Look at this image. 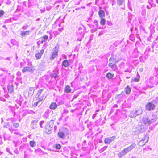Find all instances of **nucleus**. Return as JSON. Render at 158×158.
<instances>
[{
    "instance_id": "35",
    "label": "nucleus",
    "mask_w": 158,
    "mask_h": 158,
    "mask_svg": "<svg viewBox=\"0 0 158 158\" xmlns=\"http://www.w3.org/2000/svg\"><path fill=\"white\" fill-rule=\"evenodd\" d=\"M114 70H115L117 69L116 65L115 64H114V65L111 68Z\"/></svg>"
},
{
    "instance_id": "30",
    "label": "nucleus",
    "mask_w": 158,
    "mask_h": 158,
    "mask_svg": "<svg viewBox=\"0 0 158 158\" xmlns=\"http://www.w3.org/2000/svg\"><path fill=\"white\" fill-rule=\"evenodd\" d=\"M98 29V27H95V28H93L91 30V32L92 33H93L95 31H96Z\"/></svg>"
},
{
    "instance_id": "3",
    "label": "nucleus",
    "mask_w": 158,
    "mask_h": 158,
    "mask_svg": "<svg viewBox=\"0 0 158 158\" xmlns=\"http://www.w3.org/2000/svg\"><path fill=\"white\" fill-rule=\"evenodd\" d=\"M68 134V130L66 128L61 129L59 131L58 133L59 136L63 139H64Z\"/></svg>"
},
{
    "instance_id": "40",
    "label": "nucleus",
    "mask_w": 158,
    "mask_h": 158,
    "mask_svg": "<svg viewBox=\"0 0 158 158\" xmlns=\"http://www.w3.org/2000/svg\"><path fill=\"white\" fill-rule=\"evenodd\" d=\"M64 104V102L62 101H60L58 102V104L59 105H62Z\"/></svg>"
},
{
    "instance_id": "19",
    "label": "nucleus",
    "mask_w": 158,
    "mask_h": 158,
    "mask_svg": "<svg viewBox=\"0 0 158 158\" xmlns=\"http://www.w3.org/2000/svg\"><path fill=\"white\" fill-rule=\"evenodd\" d=\"M143 111V110H142V108L141 107L139 108L138 110L135 111L136 113V114L137 116L139 114H140L142 113Z\"/></svg>"
},
{
    "instance_id": "52",
    "label": "nucleus",
    "mask_w": 158,
    "mask_h": 158,
    "mask_svg": "<svg viewBox=\"0 0 158 158\" xmlns=\"http://www.w3.org/2000/svg\"><path fill=\"white\" fill-rule=\"evenodd\" d=\"M62 56L64 57V58H66V56L64 54H63Z\"/></svg>"
},
{
    "instance_id": "61",
    "label": "nucleus",
    "mask_w": 158,
    "mask_h": 158,
    "mask_svg": "<svg viewBox=\"0 0 158 158\" xmlns=\"http://www.w3.org/2000/svg\"><path fill=\"white\" fill-rule=\"evenodd\" d=\"M14 134H19L18 133H17V132H14Z\"/></svg>"
},
{
    "instance_id": "58",
    "label": "nucleus",
    "mask_w": 158,
    "mask_h": 158,
    "mask_svg": "<svg viewBox=\"0 0 158 158\" xmlns=\"http://www.w3.org/2000/svg\"><path fill=\"white\" fill-rule=\"evenodd\" d=\"M29 150L31 152H33V150H31V149L29 148Z\"/></svg>"
},
{
    "instance_id": "36",
    "label": "nucleus",
    "mask_w": 158,
    "mask_h": 158,
    "mask_svg": "<svg viewBox=\"0 0 158 158\" xmlns=\"http://www.w3.org/2000/svg\"><path fill=\"white\" fill-rule=\"evenodd\" d=\"M83 68V66L81 63H80L79 64V67L78 68V69L80 70L82 69Z\"/></svg>"
},
{
    "instance_id": "51",
    "label": "nucleus",
    "mask_w": 158,
    "mask_h": 158,
    "mask_svg": "<svg viewBox=\"0 0 158 158\" xmlns=\"http://www.w3.org/2000/svg\"><path fill=\"white\" fill-rule=\"evenodd\" d=\"M51 76H52V77H54L55 78H56V77H57V76L56 75H54V74H52Z\"/></svg>"
},
{
    "instance_id": "7",
    "label": "nucleus",
    "mask_w": 158,
    "mask_h": 158,
    "mask_svg": "<svg viewBox=\"0 0 158 158\" xmlns=\"http://www.w3.org/2000/svg\"><path fill=\"white\" fill-rule=\"evenodd\" d=\"M34 70L35 69L32 66L30 67L26 66L23 68L22 70V71L23 73L27 71L31 73H33L34 72Z\"/></svg>"
},
{
    "instance_id": "49",
    "label": "nucleus",
    "mask_w": 158,
    "mask_h": 158,
    "mask_svg": "<svg viewBox=\"0 0 158 158\" xmlns=\"http://www.w3.org/2000/svg\"><path fill=\"white\" fill-rule=\"evenodd\" d=\"M32 90H33V91L34 90V88H30V90H29V92H30V91H31Z\"/></svg>"
},
{
    "instance_id": "48",
    "label": "nucleus",
    "mask_w": 158,
    "mask_h": 158,
    "mask_svg": "<svg viewBox=\"0 0 158 158\" xmlns=\"http://www.w3.org/2000/svg\"><path fill=\"white\" fill-rule=\"evenodd\" d=\"M142 15L143 16L145 15L146 13V11L145 10L143 11L142 12Z\"/></svg>"
},
{
    "instance_id": "4",
    "label": "nucleus",
    "mask_w": 158,
    "mask_h": 158,
    "mask_svg": "<svg viewBox=\"0 0 158 158\" xmlns=\"http://www.w3.org/2000/svg\"><path fill=\"white\" fill-rule=\"evenodd\" d=\"M54 122V121L53 120H51L47 122L45 127V131L46 133L49 132L52 130Z\"/></svg>"
},
{
    "instance_id": "23",
    "label": "nucleus",
    "mask_w": 158,
    "mask_h": 158,
    "mask_svg": "<svg viewBox=\"0 0 158 158\" xmlns=\"http://www.w3.org/2000/svg\"><path fill=\"white\" fill-rule=\"evenodd\" d=\"M11 43L13 45H17L18 44L17 42L15 39H12L11 40Z\"/></svg>"
},
{
    "instance_id": "24",
    "label": "nucleus",
    "mask_w": 158,
    "mask_h": 158,
    "mask_svg": "<svg viewBox=\"0 0 158 158\" xmlns=\"http://www.w3.org/2000/svg\"><path fill=\"white\" fill-rule=\"evenodd\" d=\"M107 147H108L107 146H106L104 147L101 149H100L99 150V152L100 153H102V152H103L106 149Z\"/></svg>"
},
{
    "instance_id": "46",
    "label": "nucleus",
    "mask_w": 158,
    "mask_h": 158,
    "mask_svg": "<svg viewBox=\"0 0 158 158\" xmlns=\"http://www.w3.org/2000/svg\"><path fill=\"white\" fill-rule=\"evenodd\" d=\"M37 121L33 120L31 121V123L32 124L35 123H37Z\"/></svg>"
},
{
    "instance_id": "31",
    "label": "nucleus",
    "mask_w": 158,
    "mask_h": 158,
    "mask_svg": "<svg viewBox=\"0 0 158 158\" xmlns=\"http://www.w3.org/2000/svg\"><path fill=\"white\" fill-rule=\"evenodd\" d=\"M28 27V25H27L23 26L22 28V29L23 30H25L27 29Z\"/></svg>"
},
{
    "instance_id": "13",
    "label": "nucleus",
    "mask_w": 158,
    "mask_h": 158,
    "mask_svg": "<svg viewBox=\"0 0 158 158\" xmlns=\"http://www.w3.org/2000/svg\"><path fill=\"white\" fill-rule=\"evenodd\" d=\"M57 105L55 102H52L49 108L50 109L55 110L57 108Z\"/></svg>"
},
{
    "instance_id": "8",
    "label": "nucleus",
    "mask_w": 158,
    "mask_h": 158,
    "mask_svg": "<svg viewBox=\"0 0 158 158\" xmlns=\"http://www.w3.org/2000/svg\"><path fill=\"white\" fill-rule=\"evenodd\" d=\"M148 136L147 135H145L144 137L140 140L139 143L140 146H143L148 141Z\"/></svg>"
},
{
    "instance_id": "32",
    "label": "nucleus",
    "mask_w": 158,
    "mask_h": 158,
    "mask_svg": "<svg viewBox=\"0 0 158 158\" xmlns=\"http://www.w3.org/2000/svg\"><path fill=\"white\" fill-rule=\"evenodd\" d=\"M94 23L95 24L96 27H98V22L96 20H94Z\"/></svg>"
},
{
    "instance_id": "41",
    "label": "nucleus",
    "mask_w": 158,
    "mask_h": 158,
    "mask_svg": "<svg viewBox=\"0 0 158 158\" xmlns=\"http://www.w3.org/2000/svg\"><path fill=\"white\" fill-rule=\"evenodd\" d=\"M4 14V12L2 10H0V17L2 16Z\"/></svg>"
},
{
    "instance_id": "28",
    "label": "nucleus",
    "mask_w": 158,
    "mask_h": 158,
    "mask_svg": "<svg viewBox=\"0 0 158 158\" xmlns=\"http://www.w3.org/2000/svg\"><path fill=\"white\" fill-rule=\"evenodd\" d=\"M132 81L134 82H137L139 81V79L137 77H134L132 79Z\"/></svg>"
},
{
    "instance_id": "22",
    "label": "nucleus",
    "mask_w": 158,
    "mask_h": 158,
    "mask_svg": "<svg viewBox=\"0 0 158 158\" xmlns=\"http://www.w3.org/2000/svg\"><path fill=\"white\" fill-rule=\"evenodd\" d=\"M71 89L69 86V85L66 86L65 89V92L67 93H69L71 92Z\"/></svg>"
},
{
    "instance_id": "10",
    "label": "nucleus",
    "mask_w": 158,
    "mask_h": 158,
    "mask_svg": "<svg viewBox=\"0 0 158 158\" xmlns=\"http://www.w3.org/2000/svg\"><path fill=\"white\" fill-rule=\"evenodd\" d=\"M115 138V136L106 138L104 140V142L106 144H109Z\"/></svg>"
},
{
    "instance_id": "1",
    "label": "nucleus",
    "mask_w": 158,
    "mask_h": 158,
    "mask_svg": "<svg viewBox=\"0 0 158 158\" xmlns=\"http://www.w3.org/2000/svg\"><path fill=\"white\" fill-rule=\"evenodd\" d=\"M158 118L157 117L153 114L144 117L140 121L141 124H139L138 127L139 131H143L150 124L156 122Z\"/></svg>"
},
{
    "instance_id": "17",
    "label": "nucleus",
    "mask_w": 158,
    "mask_h": 158,
    "mask_svg": "<svg viewBox=\"0 0 158 158\" xmlns=\"http://www.w3.org/2000/svg\"><path fill=\"white\" fill-rule=\"evenodd\" d=\"M125 91L126 94H130V92L131 91V89L128 85H127L125 88Z\"/></svg>"
},
{
    "instance_id": "25",
    "label": "nucleus",
    "mask_w": 158,
    "mask_h": 158,
    "mask_svg": "<svg viewBox=\"0 0 158 158\" xmlns=\"http://www.w3.org/2000/svg\"><path fill=\"white\" fill-rule=\"evenodd\" d=\"M101 19V20L100 23V24L102 25H104L106 23V20L104 19L103 18Z\"/></svg>"
},
{
    "instance_id": "54",
    "label": "nucleus",
    "mask_w": 158,
    "mask_h": 158,
    "mask_svg": "<svg viewBox=\"0 0 158 158\" xmlns=\"http://www.w3.org/2000/svg\"><path fill=\"white\" fill-rule=\"evenodd\" d=\"M63 28H61L59 29V30L60 31H62V30H63Z\"/></svg>"
},
{
    "instance_id": "43",
    "label": "nucleus",
    "mask_w": 158,
    "mask_h": 158,
    "mask_svg": "<svg viewBox=\"0 0 158 158\" xmlns=\"http://www.w3.org/2000/svg\"><path fill=\"white\" fill-rule=\"evenodd\" d=\"M59 1H58V2H55V3L54 4L55 5H56V7L57 8H58V7H59V5H57V3H59Z\"/></svg>"
},
{
    "instance_id": "16",
    "label": "nucleus",
    "mask_w": 158,
    "mask_h": 158,
    "mask_svg": "<svg viewBox=\"0 0 158 158\" xmlns=\"http://www.w3.org/2000/svg\"><path fill=\"white\" fill-rule=\"evenodd\" d=\"M48 36L47 35H45L43 37H42L40 38V41L41 43H43L47 40L48 39Z\"/></svg>"
},
{
    "instance_id": "64",
    "label": "nucleus",
    "mask_w": 158,
    "mask_h": 158,
    "mask_svg": "<svg viewBox=\"0 0 158 158\" xmlns=\"http://www.w3.org/2000/svg\"><path fill=\"white\" fill-rule=\"evenodd\" d=\"M156 99L158 100V97H157L156 98Z\"/></svg>"
},
{
    "instance_id": "6",
    "label": "nucleus",
    "mask_w": 158,
    "mask_h": 158,
    "mask_svg": "<svg viewBox=\"0 0 158 158\" xmlns=\"http://www.w3.org/2000/svg\"><path fill=\"white\" fill-rule=\"evenodd\" d=\"M153 101L152 102H149L146 105V109L148 111L153 110L155 108V106L153 103Z\"/></svg>"
},
{
    "instance_id": "63",
    "label": "nucleus",
    "mask_w": 158,
    "mask_h": 158,
    "mask_svg": "<svg viewBox=\"0 0 158 158\" xmlns=\"http://www.w3.org/2000/svg\"><path fill=\"white\" fill-rule=\"evenodd\" d=\"M114 46H117V45H116V44H114Z\"/></svg>"
},
{
    "instance_id": "42",
    "label": "nucleus",
    "mask_w": 158,
    "mask_h": 158,
    "mask_svg": "<svg viewBox=\"0 0 158 158\" xmlns=\"http://www.w3.org/2000/svg\"><path fill=\"white\" fill-rule=\"evenodd\" d=\"M44 51L43 49H42L40 50V52H39V53L42 56V55H43L44 52Z\"/></svg>"
},
{
    "instance_id": "57",
    "label": "nucleus",
    "mask_w": 158,
    "mask_h": 158,
    "mask_svg": "<svg viewBox=\"0 0 158 158\" xmlns=\"http://www.w3.org/2000/svg\"><path fill=\"white\" fill-rule=\"evenodd\" d=\"M0 99L2 101H4L5 100L4 99L2 98L1 99V98H0Z\"/></svg>"
},
{
    "instance_id": "14",
    "label": "nucleus",
    "mask_w": 158,
    "mask_h": 158,
    "mask_svg": "<svg viewBox=\"0 0 158 158\" xmlns=\"http://www.w3.org/2000/svg\"><path fill=\"white\" fill-rule=\"evenodd\" d=\"M10 125H11V124H10L9 122H8L5 123V125H4V127L9 128V130L11 131V133H12L13 130L9 128V127H10Z\"/></svg>"
},
{
    "instance_id": "33",
    "label": "nucleus",
    "mask_w": 158,
    "mask_h": 158,
    "mask_svg": "<svg viewBox=\"0 0 158 158\" xmlns=\"http://www.w3.org/2000/svg\"><path fill=\"white\" fill-rule=\"evenodd\" d=\"M123 2V0H118L117 2V3L118 5H120L122 4Z\"/></svg>"
},
{
    "instance_id": "5",
    "label": "nucleus",
    "mask_w": 158,
    "mask_h": 158,
    "mask_svg": "<svg viewBox=\"0 0 158 158\" xmlns=\"http://www.w3.org/2000/svg\"><path fill=\"white\" fill-rule=\"evenodd\" d=\"M43 90L41 89L38 90L36 95V100H39L40 102H41L44 98V94L42 92Z\"/></svg>"
},
{
    "instance_id": "59",
    "label": "nucleus",
    "mask_w": 158,
    "mask_h": 158,
    "mask_svg": "<svg viewBox=\"0 0 158 158\" xmlns=\"http://www.w3.org/2000/svg\"><path fill=\"white\" fill-rule=\"evenodd\" d=\"M17 143H15V147H17Z\"/></svg>"
},
{
    "instance_id": "56",
    "label": "nucleus",
    "mask_w": 158,
    "mask_h": 158,
    "mask_svg": "<svg viewBox=\"0 0 158 158\" xmlns=\"http://www.w3.org/2000/svg\"><path fill=\"white\" fill-rule=\"evenodd\" d=\"M95 114H94L92 116V118H94L95 117Z\"/></svg>"
},
{
    "instance_id": "11",
    "label": "nucleus",
    "mask_w": 158,
    "mask_h": 158,
    "mask_svg": "<svg viewBox=\"0 0 158 158\" xmlns=\"http://www.w3.org/2000/svg\"><path fill=\"white\" fill-rule=\"evenodd\" d=\"M58 47H57V46H56L54 48V50L53 53H52V56L51 58L52 59H54L55 58L58 54Z\"/></svg>"
},
{
    "instance_id": "15",
    "label": "nucleus",
    "mask_w": 158,
    "mask_h": 158,
    "mask_svg": "<svg viewBox=\"0 0 158 158\" xmlns=\"http://www.w3.org/2000/svg\"><path fill=\"white\" fill-rule=\"evenodd\" d=\"M69 63L68 60H64L62 63V65L65 67H68L69 65Z\"/></svg>"
},
{
    "instance_id": "60",
    "label": "nucleus",
    "mask_w": 158,
    "mask_h": 158,
    "mask_svg": "<svg viewBox=\"0 0 158 158\" xmlns=\"http://www.w3.org/2000/svg\"><path fill=\"white\" fill-rule=\"evenodd\" d=\"M40 18H38L36 19V20L37 21H38L40 20Z\"/></svg>"
},
{
    "instance_id": "50",
    "label": "nucleus",
    "mask_w": 158,
    "mask_h": 158,
    "mask_svg": "<svg viewBox=\"0 0 158 158\" xmlns=\"http://www.w3.org/2000/svg\"><path fill=\"white\" fill-rule=\"evenodd\" d=\"M139 71L140 72H142L143 71V69L142 68H140L139 69Z\"/></svg>"
},
{
    "instance_id": "37",
    "label": "nucleus",
    "mask_w": 158,
    "mask_h": 158,
    "mask_svg": "<svg viewBox=\"0 0 158 158\" xmlns=\"http://www.w3.org/2000/svg\"><path fill=\"white\" fill-rule=\"evenodd\" d=\"M61 147V146L60 144L56 145V148L57 149H60Z\"/></svg>"
},
{
    "instance_id": "44",
    "label": "nucleus",
    "mask_w": 158,
    "mask_h": 158,
    "mask_svg": "<svg viewBox=\"0 0 158 158\" xmlns=\"http://www.w3.org/2000/svg\"><path fill=\"white\" fill-rule=\"evenodd\" d=\"M109 61L110 62H113L114 61V59L113 58H110L109 59Z\"/></svg>"
},
{
    "instance_id": "2",
    "label": "nucleus",
    "mask_w": 158,
    "mask_h": 158,
    "mask_svg": "<svg viewBox=\"0 0 158 158\" xmlns=\"http://www.w3.org/2000/svg\"><path fill=\"white\" fill-rule=\"evenodd\" d=\"M136 144L133 143L129 146L122 150L118 154V156L121 158L125 155L127 153L131 151L135 146Z\"/></svg>"
},
{
    "instance_id": "12",
    "label": "nucleus",
    "mask_w": 158,
    "mask_h": 158,
    "mask_svg": "<svg viewBox=\"0 0 158 158\" xmlns=\"http://www.w3.org/2000/svg\"><path fill=\"white\" fill-rule=\"evenodd\" d=\"M98 15L101 18H103L105 16V13L103 10H99L98 11Z\"/></svg>"
},
{
    "instance_id": "47",
    "label": "nucleus",
    "mask_w": 158,
    "mask_h": 158,
    "mask_svg": "<svg viewBox=\"0 0 158 158\" xmlns=\"http://www.w3.org/2000/svg\"><path fill=\"white\" fill-rule=\"evenodd\" d=\"M89 25V27H90V28L92 29L93 28H94V25L92 24H90Z\"/></svg>"
},
{
    "instance_id": "62",
    "label": "nucleus",
    "mask_w": 158,
    "mask_h": 158,
    "mask_svg": "<svg viewBox=\"0 0 158 158\" xmlns=\"http://www.w3.org/2000/svg\"><path fill=\"white\" fill-rule=\"evenodd\" d=\"M156 2L158 4V0H156Z\"/></svg>"
},
{
    "instance_id": "53",
    "label": "nucleus",
    "mask_w": 158,
    "mask_h": 158,
    "mask_svg": "<svg viewBox=\"0 0 158 158\" xmlns=\"http://www.w3.org/2000/svg\"><path fill=\"white\" fill-rule=\"evenodd\" d=\"M102 34V32H100L98 34V35L100 36Z\"/></svg>"
},
{
    "instance_id": "45",
    "label": "nucleus",
    "mask_w": 158,
    "mask_h": 158,
    "mask_svg": "<svg viewBox=\"0 0 158 158\" xmlns=\"http://www.w3.org/2000/svg\"><path fill=\"white\" fill-rule=\"evenodd\" d=\"M17 75L18 76H20L21 75V72L18 71L17 73Z\"/></svg>"
},
{
    "instance_id": "26",
    "label": "nucleus",
    "mask_w": 158,
    "mask_h": 158,
    "mask_svg": "<svg viewBox=\"0 0 158 158\" xmlns=\"http://www.w3.org/2000/svg\"><path fill=\"white\" fill-rule=\"evenodd\" d=\"M106 76L108 78L110 79L113 77V75L110 73H109L107 74Z\"/></svg>"
},
{
    "instance_id": "9",
    "label": "nucleus",
    "mask_w": 158,
    "mask_h": 158,
    "mask_svg": "<svg viewBox=\"0 0 158 158\" xmlns=\"http://www.w3.org/2000/svg\"><path fill=\"white\" fill-rule=\"evenodd\" d=\"M31 31H21L20 32V35L22 38L25 37L26 36L29 35L31 33Z\"/></svg>"
},
{
    "instance_id": "34",
    "label": "nucleus",
    "mask_w": 158,
    "mask_h": 158,
    "mask_svg": "<svg viewBox=\"0 0 158 158\" xmlns=\"http://www.w3.org/2000/svg\"><path fill=\"white\" fill-rule=\"evenodd\" d=\"M40 101H39V100H37V101L35 102L33 104L34 105V106H37L40 103Z\"/></svg>"
},
{
    "instance_id": "38",
    "label": "nucleus",
    "mask_w": 158,
    "mask_h": 158,
    "mask_svg": "<svg viewBox=\"0 0 158 158\" xmlns=\"http://www.w3.org/2000/svg\"><path fill=\"white\" fill-rule=\"evenodd\" d=\"M44 123V121H41L40 123V127L41 128L43 127V126H42V124Z\"/></svg>"
},
{
    "instance_id": "20",
    "label": "nucleus",
    "mask_w": 158,
    "mask_h": 158,
    "mask_svg": "<svg viewBox=\"0 0 158 158\" xmlns=\"http://www.w3.org/2000/svg\"><path fill=\"white\" fill-rule=\"evenodd\" d=\"M8 91L10 93H12L13 92L14 88L12 85H9L8 86Z\"/></svg>"
},
{
    "instance_id": "27",
    "label": "nucleus",
    "mask_w": 158,
    "mask_h": 158,
    "mask_svg": "<svg viewBox=\"0 0 158 158\" xmlns=\"http://www.w3.org/2000/svg\"><path fill=\"white\" fill-rule=\"evenodd\" d=\"M35 56L37 59H40L41 58L42 55L39 53H38L35 54Z\"/></svg>"
},
{
    "instance_id": "39",
    "label": "nucleus",
    "mask_w": 158,
    "mask_h": 158,
    "mask_svg": "<svg viewBox=\"0 0 158 158\" xmlns=\"http://www.w3.org/2000/svg\"><path fill=\"white\" fill-rule=\"evenodd\" d=\"M114 64H113L112 63H110L108 64V66L109 67L112 68Z\"/></svg>"
},
{
    "instance_id": "18",
    "label": "nucleus",
    "mask_w": 158,
    "mask_h": 158,
    "mask_svg": "<svg viewBox=\"0 0 158 158\" xmlns=\"http://www.w3.org/2000/svg\"><path fill=\"white\" fill-rule=\"evenodd\" d=\"M136 114L135 111H132L130 112L129 116L131 118H134L137 116Z\"/></svg>"
},
{
    "instance_id": "29",
    "label": "nucleus",
    "mask_w": 158,
    "mask_h": 158,
    "mask_svg": "<svg viewBox=\"0 0 158 158\" xmlns=\"http://www.w3.org/2000/svg\"><path fill=\"white\" fill-rule=\"evenodd\" d=\"M13 126L15 128L18 127L19 126V124L18 123H13Z\"/></svg>"
},
{
    "instance_id": "55",
    "label": "nucleus",
    "mask_w": 158,
    "mask_h": 158,
    "mask_svg": "<svg viewBox=\"0 0 158 158\" xmlns=\"http://www.w3.org/2000/svg\"><path fill=\"white\" fill-rule=\"evenodd\" d=\"M10 57H7L6 59V60H10Z\"/></svg>"
},
{
    "instance_id": "21",
    "label": "nucleus",
    "mask_w": 158,
    "mask_h": 158,
    "mask_svg": "<svg viewBox=\"0 0 158 158\" xmlns=\"http://www.w3.org/2000/svg\"><path fill=\"white\" fill-rule=\"evenodd\" d=\"M30 146L32 147H35L36 146V144L34 141H31L29 142Z\"/></svg>"
}]
</instances>
